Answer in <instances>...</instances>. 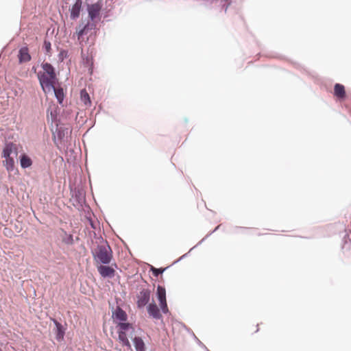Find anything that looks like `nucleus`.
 Segmentation results:
<instances>
[{"label": "nucleus", "instance_id": "obj_1", "mask_svg": "<svg viewBox=\"0 0 351 351\" xmlns=\"http://www.w3.org/2000/svg\"><path fill=\"white\" fill-rule=\"evenodd\" d=\"M43 71L38 74L40 84L45 94L51 93L56 85L57 77L53 66L49 63L42 64Z\"/></svg>", "mask_w": 351, "mask_h": 351}, {"label": "nucleus", "instance_id": "obj_2", "mask_svg": "<svg viewBox=\"0 0 351 351\" xmlns=\"http://www.w3.org/2000/svg\"><path fill=\"white\" fill-rule=\"evenodd\" d=\"M118 328V339L120 343L123 346H126L128 348H131L130 343L128 339V337H132L134 332V327L132 324L125 322V323H120Z\"/></svg>", "mask_w": 351, "mask_h": 351}, {"label": "nucleus", "instance_id": "obj_3", "mask_svg": "<svg viewBox=\"0 0 351 351\" xmlns=\"http://www.w3.org/2000/svg\"><path fill=\"white\" fill-rule=\"evenodd\" d=\"M96 262L101 264H108L112 258V251L108 245H101L97 247L94 254Z\"/></svg>", "mask_w": 351, "mask_h": 351}, {"label": "nucleus", "instance_id": "obj_4", "mask_svg": "<svg viewBox=\"0 0 351 351\" xmlns=\"http://www.w3.org/2000/svg\"><path fill=\"white\" fill-rule=\"evenodd\" d=\"M157 298H158V300L159 301V304H160V308L162 311L163 313H167L169 310H168V306H167V300H166V290L165 289L160 286V285H158L157 287Z\"/></svg>", "mask_w": 351, "mask_h": 351}, {"label": "nucleus", "instance_id": "obj_5", "mask_svg": "<svg viewBox=\"0 0 351 351\" xmlns=\"http://www.w3.org/2000/svg\"><path fill=\"white\" fill-rule=\"evenodd\" d=\"M150 294L151 291L149 289H143L136 295V304L138 308H143L147 304Z\"/></svg>", "mask_w": 351, "mask_h": 351}, {"label": "nucleus", "instance_id": "obj_6", "mask_svg": "<svg viewBox=\"0 0 351 351\" xmlns=\"http://www.w3.org/2000/svg\"><path fill=\"white\" fill-rule=\"evenodd\" d=\"M112 317L117 326H119L120 323H125L128 319L126 313L120 307H117V308L112 312Z\"/></svg>", "mask_w": 351, "mask_h": 351}, {"label": "nucleus", "instance_id": "obj_7", "mask_svg": "<svg viewBox=\"0 0 351 351\" xmlns=\"http://www.w3.org/2000/svg\"><path fill=\"white\" fill-rule=\"evenodd\" d=\"M101 8L102 6L99 2L88 6V16L92 21H95L97 18L99 17Z\"/></svg>", "mask_w": 351, "mask_h": 351}, {"label": "nucleus", "instance_id": "obj_8", "mask_svg": "<svg viewBox=\"0 0 351 351\" xmlns=\"http://www.w3.org/2000/svg\"><path fill=\"white\" fill-rule=\"evenodd\" d=\"M97 268L98 272L103 278H112L114 276L115 270L112 267L99 265Z\"/></svg>", "mask_w": 351, "mask_h": 351}, {"label": "nucleus", "instance_id": "obj_9", "mask_svg": "<svg viewBox=\"0 0 351 351\" xmlns=\"http://www.w3.org/2000/svg\"><path fill=\"white\" fill-rule=\"evenodd\" d=\"M18 58L19 63H25L31 60V56L27 47H23L19 51Z\"/></svg>", "mask_w": 351, "mask_h": 351}, {"label": "nucleus", "instance_id": "obj_10", "mask_svg": "<svg viewBox=\"0 0 351 351\" xmlns=\"http://www.w3.org/2000/svg\"><path fill=\"white\" fill-rule=\"evenodd\" d=\"M14 152L17 154V147L15 144L12 143H6L2 152L3 158L11 157L10 155L12 153Z\"/></svg>", "mask_w": 351, "mask_h": 351}, {"label": "nucleus", "instance_id": "obj_11", "mask_svg": "<svg viewBox=\"0 0 351 351\" xmlns=\"http://www.w3.org/2000/svg\"><path fill=\"white\" fill-rule=\"evenodd\" d=\"M148 314L154 319H159L162 317L160 309L155 303H151L147 306Z\"/></svg>", "mask_w": 351, "mask_h": 351}, {"label": "nucleus", "instance_id": "obj_12", "mask_svg": "<svg viewBox=\"0 0 351 351\" xmlns=\"http://www.w3.org/2000/svg\"><path fill=\"white\" fill-rule=\"evenodd\" d=\"M82 2L81 0H76L75 3L72 5L71 12V18L76 19L80 16Z\"/></svg>", "mask_w": 351, "mask_h": 351}, {"label": "nucleus", "instance_id": "obj_13", "mask_svg": "<svg viewBox=\"0 0 351 351\" xmlns=\"http://www.w3.org/2000/svg\"><path fill=\"white\" fill-rule=\"evenodd\" d=\"M334 95L340 100L344 99L346 97L344 86L341 84H336L334 86Z\"/></svg>", "mask_w": 351, "mask_h": 351}, {"label": "nucleus", "instance_id": "obj_14", "mask_svg": "<svg viewBox=\"0 0 351 351\" xmlns=\"http://www.w3.org/2000/svg\"><path fill=\"white\" fill-rule=\"evenodd\" d=\"M54 324L56 325V338L58 341H62L64 336V329L63 328L62 325L59 323L57 320L53 319Z\"/></svg>", "mask_w": 351, "mask_h": 351}, {"label": "nucleus", "instance_id": "obj_15", "mask_svg": "<svg viewBox=\"0 0 351 351\" xmlns=\"http://www.w3.org/2000/svg\"><path fill=\"white\" fill-rule=\"evenodd\" d=\"M20 164L22 168L26 169L32 166V159L25 154H23L20 157Z\"/></svg>", "mask_w": 351, "mask_h": 351}, {"label": "nucleus", "instance_id": "obj_16", "mask_svg": "<svg viewBox=\"0 0 351 351\" xmlns=\"http://www.w3.org/2000/svg\"><path fill=\"white\" fill-rule=\"evenodd\" d=\"M133 342L136 351H145V346L141 337H134Z\"/></svg>", "mask_w": 351, "mask_h": 351}, {"label": "nucleus", "instance_id": "obj_17", "mask_svg": "<svg viewBox=\"0 0 351 351\" xmlns=\"http://www.w3.org/2000/svg\"><path fill=\"white\" fill-rule=\"evenodd\" d=\"M80 99L86 106H90L91 104L89 95L85 89H83L80 92Z\"/></svg>", "mask_w": 351, "mask_h": 351}, {"label": "nucleus", "instance_id": "obj_18", "mask_svg": "<svg viewBox=\"0 0 351 351\" xmlns=\"http://www.w3.org/2000/svg\"><path fill=\"white\" fill-rule=\"evenodd\" d=\"M90 25L88 23L85 26H84L82 28L77 30L76 34L77 35V39L81 43L83 40V36L84 34H87L88 30L89 29Z\"/></svg>", "mask_w": 351, "mask_h": 351}, {"label": "nucleus", "instance_id": "obj_19", "mask_svg": "<svg viewBox=\"0 0 351 351\" xmlns=\"http://www.w3.org/2000/svg\"><path fill=\"white\" fill-rule=\"evenodd\" d=\"M5 160L3 162L6 169L8 171H12L14 168V160L12 157L5 158Z\"/></svg>", "mask_w": 351, "mask_h": 351}, {"label": "nucleus", "instance_id": "obj_20", "mask_svg": "<svg viewBox=\"0 0 351 351\" xmlns=\"http://www.w3.org/2000/svg\"><path fill=\"white\" fill-rule=\"evenodd\" d=\"M52 91L54 92V94H55L57 99L58 100L59 103L61 104L64 99V93H63L62 88H57L54 86V88L53 89Z\"/></svg>", "mask_w": 351, "mask_h": 351}, {"label": "nucleus", "instance_id": "obj_21", "mask_svg": "<svg viewBox=\"0 0 351 351\" xmlns=\"http://www.w3.org/2000/svg\"><path fill=\"white\" fill-rule=\"evenodd\" d=\"M151 271H152L153 275L157 277L163 272L164 269H157L154 267H152Z\"/></svg>", "mask_w": 351, "mask_h": 351}, {"label": "nucleus", "instance_id": "obj_22", "mask_svg": "<svg viewBox=\"0 0 351 351\" xmlns=\"http://www.w3.org/2000/svg\"><path fill=\"white\" fill-rule=\"evenodd\" d=\"M43 47L46 51L47 53H49L50 51H51V43L49 41H47V40H45L44 41V45H43Z\"/></svg>", "mask_w": 351, "mask_h": 351}, {"label": "nucleus", "instance_id": "obj_23", "mask_svg": "<svg viewBox=\"0 0 351 351\" xmlns=\"http://www.w3.org/2000/svg\"><path fill=\"white\" fill-rule=\"evenodd\" d=\"M256 330L254 331V332H257L258 330H259V328H258V324L256 325Z\"/></svg>", "mask_w": 351, "mask_h": 351}, {"label": "nucleus", "instance_id": "obj_24", "mask_svg": "<svg viewBox=\"0 0 351 351\" xmlns=\"http://www.w3.org/2000/svg\"><path fill=\"white\" fill-rule=\"evenodd\" d=\"M0 351H1V350L0 349Z\"/></svg>", "mask_w": 351, "mask_h": 351}]
</instances>
